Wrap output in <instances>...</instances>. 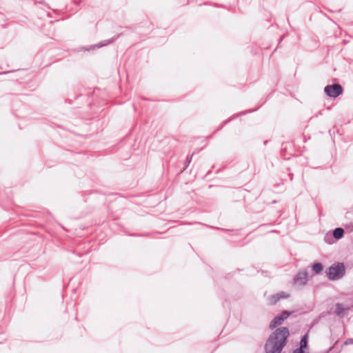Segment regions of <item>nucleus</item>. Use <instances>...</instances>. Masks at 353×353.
I'll list each match as a JSON object with an SVG mask.
<instances>
[{
	"mask_svg": "<svg viewBox=\"0 0 353 353\" xmlns=\"http://www.w3.org/2000/svg\"><path fill=\"white\" fill-rule=\"evenodd\" d=\"M289 176H290V181H292L293 176H294L293 173H289Z\"/></svg>",
	"mask_w": 353,
	"mask_h": 353,
	"instance_id": "25",
	"label": "nucleus"
},
{
	"mask_svg": "<svg viewBox=\"0 0 353 353\" xmlns=\"http://www.w3.org/2000/svg\"><path fill=\"white\" fill-rule=\"evenodd\" d=\"M293 280L295 284L301 286L305 285L308 282V273L307 270L299 271L294 276Z\"/></svg>",
	"mask_w": 353,
	"mask_h": 353,
	"instance_id": "6",
	"label": "nucleus"
},
{
	"mask_svg": "<svg viewBox=\"0 0 353 353\" xmlns=\"http://www.w3.org/2000/svg\"><path fill=\"white\" fill-rule=\"evenodd\" d=\"M290 297V294L285 292H280L276 294H274L269 297L270 305L276 304L281 299H288Z\"/></svg>",
	"mask_w": 353,
	"mask_h": 353,
	"instance_id": "8",
	"label": "nucleus"
},
{
	"mask_svg": "<svg viewBox=\"0 0 353 353\" xmlns=\"http://www.w3.org/2000/svg\"><path fill=\"white\" fill-rule=\"evenodd\" d=\"M82 2V0H74V3L75 5H79Z\"/></svg>",
	"mask_w": 353,
	"mask_h": 353,
	"instance_id": "24",
	"label": "nucleus"
},
{
	"mask_svg": "<svg viewBox=\"0 0 353 353\" xmlns=\"http://www.w3.org/2000/svg\"><path fill=\"white\" fill-rule=\"evenodd\" d=\"M267 339L264 350L265 353H281L287 345L290 332L288 327L282 326L272 330Z\"/></svg>",
	"mask_w": 353,
	"mask_h": 353,
	"instance_id": "1",
	"label": "nucleus"
},
{
	"mask_svg": "<svg viewBox=\"0 0 353 353\" xmlns=\"http://www.w3.org/2000/svg\"><path fill=\"white\" fill-rule=\"evenodd\" d=\"M267 143H268V141L266 140L264 141V144L266 145Z\"/></svg>",
	"mask_w": 353,
	"mask_h": 353,
	"instance_id": "28",
	"label": "nucleus"
},
{
	"mask_svg": "<svg viewBox=\"0 0 353 353\" xmlns=\"http://www.w3.org/2000/svg\"><path fill=\"white\" fill-rule=\"evenodd\" d=\"M334 238L332 237V234H330L329 232L327 233L325 236H324V241L326 243L329 244V245H331L332 243H334Z\"/></svg>",
	"mask_w": 353,
	"mask_h": 353,
	"instance_id": "13",
	"label": "nucleus"
},
{
	"mask_svg": "<svg viewBox=\"0 0 353 353\" xmlns=\"http://www.w3.org/2000/svg\"><path fill=\"white\" fill-rule=\"evenodd\" d=\"M339 341H335V343L333 344L332 346L329 347L325 353H330L331 351L334 350L335 353H339L341 350V348L344 345H348L350 344H353V339L352 338H348L339 347L338 345Z\"/></svg>",
	"mask_w": 353,
	"mask_h": 353,
	"instance_id": "7",
	"label": "nucleus"
},
{
	"mask_svg": "<svg viewBox=\"0 0 353 353\" xmlns=\"http://www.w3.org/2000/svg\"><path fill=\"white\" fill-rule=\"evenodd\" d=\"M331 314V312L330 311H325V312H322L319 316V319H323V318H325V316H328Z\"/></svg>",
	"mask_w": 353,
	"mask_h": 353,
	"instance_id": "19",
	"label": "nucleus"
},
{
	"mask_svg": "<svg viewBox=\"0 0 353 353\" xmlns=\"http://www.w3.org/2000/svg\"><path fill=\"white\" fill-rule=\"evenodd\" d=\"M345 230L343 228L338 227L332 230V234L334 240L338 241L344 236Z\"/></svg>",
	"mask_w": 353,
	"mask_h": 353,
	"instance_id": "12",
	"label": "nucleus"
},
{
	"mask_svg": "<svg viewBox=\"0 0 353 353\" xmlns=\"http://www.w3.org/2000/svg\"><path fill=\"white\" fill-rule=\"evenodd\" d=\"M307 331L305 334H303L301 337V340L299 341V347L298 348L301 349L303 350H305L306 352L309 351V343H308V339H309V334Z\"/></svg>",
	"mask_w": 353,
	"mask_h": 353,
	"instance_id": "9",
	"label": "nucleus"
},
{
	"mask_svg": "<svg viewBox=\"0 0 353 353\" xmlns=\"http://www.w3.org/2000/svg\"><path fill=\"white\" fill-rule=\"evenodd\" d=\"M324 92L328 97L336 99L343 94V88L339 83L329 84L324 88Z\"/></svg>",
	"mask_w": 353,
	"mask_h": 353,
	"instance_id": "4",
	"label": "nucleus"
},
{
	"mask_svg": "<svg viewBox=\"0 0 353 353\" xmlns=\"http://www.w3.org/2000/svg\"><path fill=\"white\" fill-rule=\"evenodd\" d=\"M293 311L283 310L281 312L278 314L273 319L270 321L269 328L270 330L276 329L277 327H281L283 323L290 317L292 314Z\"/></svg>",
	"mask_w": 353,
	"mask_h": 353,
	"instance_id": "3",
	"label": "nucleus"
},
{
	"mask_svg": "<svg viewBox=\"0 0 353 353\" xmlns=\"http://www.w3.org/2000/svg\"><path fill=\"white\" fill-rule=\"evenodd\" d=\"M14 70H10V71L1 72H0V75L6 74H8V73H10V72H14Z\"/></svg>",
	"mask_w": 353,
	"mask_h": 353,
	"instance_id": "23",
	"label": "nucleus"
},
{
	"mask_svg": "<svg viewBox=\"0 0 353 353\" xmlns=\"http://www.w3.org/2000/svg\"><path fill=\"white\" fill-rule=\"evenodd\" d=\"M310 268H311L312 269L313 275H319L322 274L324 269L323 263L319 261H314V263H312L310 265Z\"/></svg>",
	"mask_w": 353,
	"mask_h": 353,
	"instance_id": "10",
	"label": "nucleus"
},
{
	"mask_svg": "<svg viewBox=\"0 0 353 353\" xmlns=\"http://www.w3.org/2000/svg\"><path fill=\"white\" fill-rule=\"evenodd\" d=\"M232 120V119H228L225 121H224L221 125L216 130V131L218 130H220L221 129H222V128H223L224 125H225L226 124H228L229 122H230Z\"/></svg>",
	"mask_w": 353,
	"mask_h": 353,
	"instance_id": "21",
	"label": "nucleus"
},
{
	"mask_svg": "<svg viewBox=\"0 0 353 353\" xmlns=\"http://www.w3.org/2000/svg\"><path fill=\"white\" fill-rule=\"evenodd\" d=\"M130 236H146L149 235V233H136V234H128Z\"/></svg>",
	"mask_w": 353,
	"mask_h": 353,
	"instance_id": "20",
	"label": "nucleus"
},
{
	"mask_svg": "<svg viewBox=\"0 0 353 353\" xmlns=\"http://www.w3.org/2000/svg\"><path fill=\"white\" fill-rule=\"evenodd\" d=\"M285 152V148H283V149H282V150H281V153H282V154H283V152Z\"/></svg>",
	"mask_w": 353,
	"mask_h": 353,
	"instance_id": "26",
	"label": "nucleus"
},
{
	"mask_svg": "<svg viewBox=\"0 0 353 353\" xmlns=\"http://www.w3.org/2000/svg\"><path fill=\"white\" fill-rule=\"evenodd\" d=\"M282 40H283V37H281V38L279 39V41H281Z\"/></svg>",
	"mask_w": 353,
	"mask_h": 353,
	"instance_id": "29",
	"label": "nucleus"
},
{
	"mask_svg": "<svg viewBox=\"0 0 353 353\" xmlns=\"http://www.w3.org/2000/svg\"><path fill=\"white\" fill-rule=\"evenodd\" d=\"M204 5H210V6H212L215 8H225L224 5L223 4H219V3H211V2H205L203 3Z\"/></svg>",
	"mask_w": 353,
	"mask_h": 353,
	"instance_id": "17",
	"label": "nucleus"
},
{
	"mask_svg": "<svg viewBox=\"0 0 353 353\" xmlns=\"http://www.w3.org/2000/svg\"><path fill=\"white\" fill-rule=\"evenodd\" d=\"M345 272V265L343 262H334L325 270L326 276L331 281L341 279Z\"/></svg>",
	"mask_w": 353,
	"mask_h": 353,
	"instance_id": "2",
	"label": "nucleus"
},
{
	"mask_svg": "<svg viewBox=\"0 0 353 353\" xmlns=\"http://www.w3.org/2000/svg\"><path fill=\"white\" fill-rule=\"evenodd\" d=\"M7 340V335L4 332H0V344L3 343Z\"/></svg>",
	"mask_w": 353,
	"mask_h": 353,
	"instance_id": "16",
	"label": "nucleus"
},
{
	"mask_svg": "<svg viewBox=\"0 0 353 353\" xmlns=\"http://www.w3.org/2000/svg\"><path fill=\"white\" fill-rule=\"evenodd\" d=\"M320 319H319V317L317 316L316 318H315L313 321H312V326H314V325L317 324L319 321Z\"/></svg>",
	"mask_w": 353,
	"mask_h": 353,
	"instance_id": "22",
	"label": "nucleus"
},
{
	"mask_svg": "<svg viewBox=\"0 0 353 353\" xmlns=\"http://www.w3.org/2000/svg\"><path fill=\"white\" fill-rule=\"evenodd\" d=\"M194 154H195V152H194L191 155H189L186 157V159L184 162L183 170H185L188 168V167L189 166V165L190 164V163L192 161V157Z\"/></svg>",
	"mask_w": 353,
	"mask_h": 353,
	"instance_id": "14",
	"label": "nucleus"
},
{
	"mask_svg": "<svg viewBox=\"0 0 353 353\" xmlns=\"http://www.w3.org/2000/svg\"><path fill=\"white\" fill-rule=\"evenodd\" d=\"M121 35H123V33L117 34H116L115 36L112 37L110 39L101 41L99 43H97L96 44L90 45L88 47L81 48V50H79V51H82V50H83V51L95 50L99 49L100 48L106 46L110 45V44L112 43L113 42H114Z\"/></svg>",
	"mask_w": 353,
	"mask_h": 353,
	"instance_id": "5",
	"label": "nucleus"
},
{
	"mask_svg": "<svg viewBox=\"0 0 353 353\" xmlns=\"http://www.w3.org/2000/svg\"><path fill=\"white\" fill-rule=\"evenodd\" d=\"M344 227L349 232H353V221L349 223L344 224Z\"/></svg>",
	"mask_w": 353,
	"mask_h": 353,
	"instance_id": "18",
	"label": "nucleus"
},
{
	"mask_svg": "<svg viewBox=\"0 0 353 353\" xmlns=\"http://www.w3.org/2000/svg\"><path fill=\"white\" fill-rule=\"evenodd\" d=\"M335 306L336 315L338 316L339 318L344 317L345 315L347 314V311L349 310V308L344 307L343 304L341 303H336Z\"/></svg>",
	"mask_w": 353,
	"mask_h": 353,
	"instance_id": "11",
	"label": "nucleus"
},
{
	"mask_svg": "<svg viewBox=\"0 0 353 353\" xmlns=\"http://www.w3.org/2000/svg\"><path fill=\"white\" fill-rule=\"evenodd\" d=\"M259 108H260V106H258L257 108H256L254 109H249V110H247L245 111H243V112L239 113V115L240 116L245 115L246 114L254 112L258 110L259 109Z\"/></svg>",
	"mask_w": 353,
	"mask_h": 353,
	"instance_id": "15",
	"label": "nucleus"
},
{
	"mask_svg": "<svg viewBox=\"0 0 353 353\" xmlns=\"http://www.w3.org/2000/svg\"><path fill=\"white\" fill-rule=\"evenodd\" d=\"M319 114H321V111H319L316 116L317 117Z\"/></svg>",
	"mask_w": 353,
	"mask_h": 353,
	"instance_id": "27",
	"label": "nucleus"
}]
</instances>
